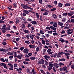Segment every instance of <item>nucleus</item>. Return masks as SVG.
<instances>
[{
  "mask_svg": "<svg viewBox=\"0 0 74 74\" xmlns=\"http://www.w3.org/2000/svg\"><path fill=\"white\" fill-rule=\"evenodd\" d=\"M67 67L66 66H64L63 68H60L59 69L60 71H65L64 72L65 73H68V71H67Z\"/></svg>",
  "mask_w": 74,
  "mask_h": 74,
  "instance_id": "obj_1",
  "label": "nucleus"
},
{
  "mask_svg": "<svg viewBox=\"0 0 74 74\" xmlns=\"http://www.w3.org/2000/svg\"><path fill=\"white\" fill-rule=\"evenodd\" d=\"M45 61L43 59H41H41H39L38 62V64H44Z\"/></svg>",
  "mask_w": 74,
  "mask_h": 74,
  "instance_id": "obj_2",
  "label": "nucleus"
},
{
  "mask_svg": "<svg viewBox=\"0 0 74 74\" xmlns=\"http://www.w3.org/2000/svg\"><path fill=\"white\" fill-rule=\"evenodd\" d=\"M21 5L24 9H27L29 7V6L27 5L24 4L23 3L21 4Z\"/></svg>",
  "mask_w": 74,
  "mask_h": 74,
  "instance_id": "obj_3",
  "label": "nucleus"
},
{
  "mask_svg": "<svg viewBox=\"0 0 74 74\" xmlns=\"http://www.w3.org/2000/svg\"><path fill=\"white\" fill-rule=\"evenodd\" d=\"M23 55L22 54H19L18 55V56H17V57L18 59H22V58L23 57Z\"/></svg>",
  "mask_w": 74,
  "mask_h": 74,
  "instance_id": "obj_4",
  "label": "nucleus"
},
{
  "mask_svg": "<svg viewBox=\"0 0 74 74\" xmlns=\"http://www.w3.org/2000/svg\"><path fill=\"white\" fill-rule=\"evenodd\" d=\"M29 51V49H25L23 50L24 53H28Z\"/></svg>",
  "mask_w": 74,
  "mask_h": 74,
  "instance_id": "obj_5",
  "label": "nucleus"
},
{
  "mask_svg": "<svg viewBox=\"0 0 74 74\" xmlns=\"http://www.w3.org/2000/svg\"><path fill=\"white\" fill-rule=\"evenodd\" d=\"M59 41H61L62 42V43H63V42H65L64 39H62V38H60V39L59 40Z\"/></svg>",
  "mask_w": 74,
  "mask_h": 74,
  "instance_id": "obj_6",
  "label": "nucleus"
},
{
  "mask_svg": "<svg viewBox=\"0 0 74 74\" xmlns=\"http://www.w3.org/2000/svg\"><path fill=\"white\" fill-rule=\"evenodd\" d=\"M27 73H29V74H32V72H30V69H27Z\"/></svg>",
  "mask_w": 74,
  "mask_h": 74,
  "instance_id": "obj_7",
  "label": "nucleus"
},
{
  "mask_svg": "<svg viewBox=\"0 0 74 74\" xmlns=\"http://www.w3.org/2000/svg\"><path fill=\"white\" fill-rule=\"evenodd\" d=\"M58 5L59 7H60V8H61V7L63 6V4L61 3H59L58 4Z\"/></svg>",
  "mask_w": 74,
  "mask_h": 74,
  "instance_id": "obj_8",
  "label": "nucleus"
},
{
  "mask_svg": "<svg viewBox=\"0 0 74 74\" xmlns=\"http://www.w3.org/2000/svg\"><path fill=\"white\" fill-rule=\"evenodd\" d=\"M58 24L60 26H63L64 24L63 23L58 22Z\"/></svg>",
  "mask_w": 74,
  "mask_h": 74,
  "instance_id": "obj_9",
  "label": "nucleus"
},
{
  "mask_svg": "<svg viewBox=\"0 0 74 74\" xmlns=\"http://www.w3.org/2000/svg\"><path fill=\"white\" fill-rule=\"evenodd\" d=\"M57 25H58V23H57L55 22L54 23L53 26H54V27H57Z\"/></svg>",
  "mask_w": 74,
  "mask_h": 74,
  "instance_id": "obj_10",
  "label": "nucleus"
},
{
  "mask_svg": "<svg viewBox=\"0 0 74 74\" xmlns=\"http://www.w3.org/2000/svg\"><path fill=\"white\" fill-rule=\"evenodd\" d=\"M31 23L33 25H36L37 24V22L36 21H31Z\"/></svg>",
  "mask_w": 74,
  "mask_h": 74,
  "instance_id": "obj_11",
  "label": "nucleus"
},
{
  "mask_svg": "<svg viewBox=\"0 0 74 74\" xmlns=\"http://www.w3.org/2000/svg\"><path fill=\"white\" fill-rule=\"evenodd\" d=\"M23 12H24L26 14H27H27H29V11H28L26 10H23Z\"/></svg>",
  "mask_w": 74,
  "mask_h": 74,
  "instance_id": "obj_12",
  "label": "nucleus"
},
{
  "mask_svg": "<svg viewBox=\"0 0 74 74\" xmlns=\"http://www.w3.org/2000/svg\"><path fill=\"white\" fill-rule=\"evenodd\" d=\"M71 13H68L67 14V15L68 16H71L73 15V14H74V12H73L72 13L71 12Z\"/></svg>",
  "mask_w": 74,
  "mask_h": 74,
  "instance_id": "obj_13",
  "label": "nucleus"
},
{
  "mask_svg": "<svg viewBox=\"0 0 74 74\" xmlns=\"http://www.w3.org/2000/svg\"><path fill=\"white\" fill-rule=\"evenodd\" d=\"M8 65L9 66H10V68H12V69H14V66L12 65V64H11V63H8Z\"/></svg>",
  "mask_w": 74,
  "mask_h": 74,
  "instance_id": "obj_14",
  "label": "nucleus"
},
{
  "mask_svg": "<svg viewBox=\"0 0 74 74\" xmlns=\"http://www.w3.org/2000/svg\"><path fill=\"white\" fill-rule=\"evenodd\" d=\"M46 51H47V49H43V54H45Z\"/></svg>",
  "mask_w": 74,
  "mask_h": 74,
  "instance_id": "obj_15",
  "label": "nucleus"
},
{
  "mask_svg": "<svg viewBox=\"0 0 74 74\" xmlns=\"http://www.w3.org/2000/svg\"><path fill=\"white\" fill-rule=\"evenodd\" d=\"M52 16L53 17V18H54V19H56L57 18V16H56V15L55 14H53Z\"/></svg>",
  "mask_w": 74,
  "mask_h": 74,
  "instance_id": "obj_16",
  "label": "nucleus"
},
{
  "mask_svg": "<svg viewBox=\"0 0 74 74\" xmlns=\"http://www.w3.org/2000/svg\"><path fill=\"white\" fill-rule=\"evenodd\" d=\"M70 3H67L65 4V6H66V7H67V6H70Z\"/></svg>",
  "mask_w": 74,
  "mask_h": 74,
  "instance_id": "obj_17",
  "label": "nucleus"
},
{
  "mask_svg": "<svg viewBox=\"0 0 74 74\" xmlns=\"http://www.w3.org/2000/svg\"><path fill=\"white\" fill-rule=\"evenodd\" d=\"M30 59L33 60H35L36 59V58L34 57H31L30 58Z\"/></svg>",
  "mask_w": 74,
  "mask_h": 74,
  "instance_id": "obj_18",
  "label": "nucleus"
},
{
  "mask_svg": "<svg viewBox=\"0 0 74 74\" xmlns=\"http://www.w3.org/2000/svg\"><path fill=\"white\" fill-rule=\"evenodd\" d=\"M47 69H48L49 71H51V70H52V67H51V66H49V67H47Z\"/></svg>",
  "mask_w": 74,
  "mask_h": 74,
  "instance_id": "obj_19",
  "label": "nucleus"
},
{
  "mask_svg": "<svg viewBox=\"0 0 74 74\" xmlns=\"http://www.w3.org/2000/svg\"><path fill=\"white\" fill-rule=\"evenodd\" d=\"M44 58H47V59H50V57L49 56L47 55H45L44 56Z\"/></svg>",
  "mask_w": 74,
  "mask_h": 74,
  "instance_id": "obj_20",
  "label": "nucleus"
},
{
  "mask_svg": "<svg viewBox=\"0 0 74 74\" xmlns=\"http://www.w3.org/2000/svg\"><path fill=\"white\" fill-rule=\"evenodd\" d=\"M24 33H27V34L29 33V31H28V30L24 29Z\"/></svg>",
  "mask_w": 74,
  "mask_h": 74,
  "instance_id": "obj_21",
  "label": "nucleus"
},
{
  "mask_svg": "<svg viewBox=\"0 0 74 74\" xmlns=\"http://www.w3.org/2000/svg\"><path fill=\"white\" fill-rule=\"evenodd\" d=\"M36 16L37 17L38 19L40 18V17H39V14H38V13H36Z\"/></svg>",
  "mask_w": 74,
  "mask_h": 74,
  "instance_id": "obj_22",
  "label": "nucleus"
},
{
  "mask_svg": "<svg viewBox=\"0 0 74 74\" xmlns=\"http://www.w3.org/2000/svg\"><path fill=\"white\" fill-rule=\"evenodd\" d=\"M6 65V64L3 63H1V64H0V65L1 66H4Z\"/></svg>",
  "mask_w": 74,
  "mask_h": 74,
  "instance_id": "obj_23",
  "label": "nucleus"
},
{
  "mask_svg": "<svg viewBox=\"0 0 74 74\" xmlns=\"http://www.w3.org/2000/svg\"><path fill=\"white\" fill-rule=\"evenodd\" d=\"M29 47L30 48H34V45H29Z\"/></svg>",
  "mask_w": 74,
  "mask_h": 74,
  "instance_id": "obj_24",
  "label": "nucleus"
},
{
  "mask_svg": "<svg viewBox=\"0 0 74 74\" xmlns=\"http://www.w3.org/2000/svg\"><path fill=\"white\" fill-rule=\"evenodd\" d=\"M56 8H54L50 10V11H56Z\"/></svg>",
  "mask_w": 74,
  "mask_h": 74,
  "instance_id": "obj_25",
  "label": "nucleus"
},
{
  "mask_svg": "<svg viewBox=\"0 0 74 74\" xmlns=\"http://www.w3.org/2000/svg\"><path fill=\"white\" fill-rule=\"evenodd\" d=\"M58 53V55H62V54H64V52L63 53V51H62L60 52H59Z\"/></svg>",
  "mask_w": 74,
  "mask_h": 74,
  "instance_id": "obj_26",
  "label": "nucleus"
},
{
  "mask_svg": "<svg viewBox=\"0 0 74 74\" xmlns=\"http://www.w3.org/2000/svg\"><path fill=\"white\" fill-rule=\"evenodd\" d=\"M48 15V13L47 12H46L43 14V15Z\"/></svg>",
  "mask_w": 74,
  "mask_h": 74,
  "instance_id": "obj_27",
  "label": "nucleus"
},
{
  "mask_svg": "<svg viewBox=\"0 0 74 74\" xmlns=\"http://www.w3.org/2000/svg\"><path fill=\"white\" fill-rule=\"evenodd\" d=\"M23 63H24V64H29V63L26 61H23Z\"/></svg>",
  "mask_w": 74,
  "mask_h": 74,
  "instance_id": "obj_28",
  "label": "nucleus"
},
{
  "mask_svg": "<svg viewBox=\"0 0 74 74\" xmlns=\"http://www.w3.org/2000/svg\"><path fill=\"white\" fill-rule=\"evenodd\" d=\"M36 51L37 52H38L40 51V48L39 47H38L36 49Z\"/></svg>",
  "mask_w": 74,
  "mask_h": 74,
  "instance_id": "obj_29",
  "label": "nucleus"
},
{
  "mask_svg": "<svg viewBox=\"0 0 74 74\" xmlns=\"http://www.w3.org/2000/svg\"><path fill=\"white\" fill-rule=\"evenodd\" d=\"M40 71L41 73H42L43 74H46L45 72L43 70H40Z\"/></svg>",
  "mask_w": 74,
  "mask_h": 74,
  "instance_id": "obj_30",
  "label": "nucleus"
},
{
  "mask_svg": "<svg viewBox=\"0 0 74 74\" xmlns=\"http://www.w3.org/2000/svg\"><path fill=\"white\" fill-rule=\"evenodd\" d=\"M5 36L6 37H10V36H11V35L10 34H7Z\"/></svg>",
  "mask_w": 74,
  "mask_h": 74,
  "instance_id": "obj_31",
  "label": "nucleus"
},
{
  "mask_svg": "<svg viewBox=\"0 0 74 74\" xmlns=\"http://www.w3.org/2000/svg\"><path fill=\"white\" fill-rule=\"evenodd\" d=\"M22 25L23 27H22V29H23V28H25V24H23V23L22 24Z\"/></svg>",
  "mask_w": 74,
  "mask_h": 74,
  "instance_id": "obj_32",
  "label": "nucleus"
},
{
  "mask_svg": "<svg viewBox=\"0 0 74 74\" xmlns=\"http://www.w3.org/2000/svg\"><path fill=\"white\" fill-rule=\"evenodd\" d=\"M40 33L41 34H44V33L43 32V31L42 30H40Z\"/></svg>",
  "mask_w": 74,
  "mask_h": 74,
  "instance_id": "obj_33",
  "label": "nucleus"
},
{
  "mask_svg": "<svg viewBox=\"0 0 74 74\" xmlns=\"http://www.w3.org/2000/svg\"><path fill=\"white\" fill-rule=\"evenodd\" d=\"M9 58L10 59V60H12V58H13V56H9Z\"/></svg>",
  "mask_w": 74,
  "mask_h": 74,
  "instance_id": "obj_34",
  "label": "nucleus"
},
{
  "mask_svg": "<svg viewBox=\"0 0 74 74\" xmlns=\"http://www.w3.org/2000/svg\"><path fill=\"white\" fill-rule=\"evenodd\" d=\"M51 49H49L47 51V53H49V52H51Z\"/></svg>",
  "mask_w": 74,
  "mask_h": 74,
  "instance_id": "obj_35",
  "label": "nucleus"
},
{
  "mask_svg": "<svg viewBox=\"0 0 74 74\" xmlns=\"http://www.w3.org/2000/svg\"><path fill=\"white\" fill-rule=\"evenodd\" d=\"M0 60H1V61H2V62H5L4 60V59L3 58H1Z\"/></svg>",
  "mask_w": 74,
  "mask_h": 74,
  "instance_id": "obj_36",
  "label": "nucleus"
},
{
  "mask_svg": "<svg viewBox=\"0 0 74 74\" xmlns=\"http://www.w3.org/2000/svg\"><path fill=\"white\" fill-rule=\"evenodd\" d=\"M66 21V18H63L62 19V21L63 22H64Z\"/></svg>",
  "mask_w": 74,
  "mask_h": 74,
  "instance_id": "obj_37",
  "label": "nucleus"
},
{
  "mask_svg": "<svg viewBox=\"0 0 74 74\" xmlns=\"http://www.w3.org/2000/svg\"><path fill=\"white\" fill-rule=\"evenodd\" d=\"M53 36H58V34L57 32H54L53 33Z\"/></svg>",
  "mask_w": 74,
  "mask_h": 74,
  "instance_id": "obj_38",
  "label": "nucleus"
},
{
  "mask_svg": "<svg viewBox=\"0 0 74 74\" xmlns=\"http://www.w3.org/2000/svg\"><path fill=\"white\" fill-rule=\"evenodd\" d=\"M22 70V69L21 68L18 69L16 70V71H21V70Z\"/></svg>",
  "mask_w": 74,
  "mask_h": 74,
  "instance_id": "obj_39",
  "label": "nucleus"
},
{
  "mask_svg": "<svg viewBox=\"0 0 74 74\" xmlns=\"http://www.w3.org/2000/svg\"><path fill=\"white\" fill-rule=\"evenodd\" d=\"M14 57H17V56H16V52H15L14 53Z\"/></svg>",
  "mask_w": 74,
  "mask_h": 74,
  "instance_id": "obj_40",
  "label": "nucleus"
},
{
  "mask_svg": "<svg viewBox=\"0 0 74 74\" xmlns=\"http://www.w3.org/2000/svg\"><path fill=\"white\" fill-rule=\"evenodd\" d=\"M47 33H48V34H49L50 33V34H52V31H49L47 32Z\"/></svg>",
  "mask_w": 74,
  "mask_h": 74,
  "instance_id": "obj_41",
  "label": "nucleus"
},
{
  "mask_svg": "<svg viewBox=\"0 0 74 74\" xmlns=\"http://www.w3.org/2000/svg\"><path fill=\"white\" fill-rule=\"evenodd\" d=\"M2 44L4 45H6V44H7V43L5 42H3Z\"/></svg>",
  "mask_w": 74,
  "mask_h": 74,
  "instance_id": "obj_42",
  "label": "nucleus"
},
{
  "mask_svg": "<svg viewBox=\"0 0 74 74\" xmlns=\"http://www.w3.org/2000/svg\"><path fill=\"white\" fill-rule=\"evenodd\" d=\"M58 64L59 66H62V65H64V64H63V63H59Z\"/></svg>",
  "mask_w": 74,
  "mask_h": 74,
  "instance_id": "obj_43",
  "label": "nucleus"
},
{
  "mask_svg": "<svg viewBox=\"0 0 74 74\" xmlns=\"http://www.w3.org/2000/svg\"><path fill=\"white\" fill-rule=\"evenodd\" d=\"M49 66H50V67H53L54 66V65L53 64H49Z\"/></svg>",
  "mask_w": 74,
  "mask_h": 74,
  "instance_id": "obj_44",
  "label": "nucleus"
},
{
  "mask_svg": "<svg viewBox=\"0 0 74 74\" xmlns=\"http://www.w3.org/2000/svg\"><path fill=\"white\" fill-rule=\"evenodd\" d=\"M54 3L55 5H57L58 4V3H57V1H55L53 2Z\"/></svg>",
  "mask_w": 74,
  "mask_h": 74,
  "instance_id": "obj_45",
  "label": "nucleus"
},
{
  "mask_svg": "<svg viewBox=\"0 0 74 74\" xmlns=\"http://www.w3.org/2000/svg\"><path fill=\"white\" fill-rule=\"evenodd\" d=\"M25 42L26 44H30V42L28 41H25Z\"/></svg>",
  "mask_w": 74,
  "mask_h": 74,
  "instance_id": "obj_46",
  "label": "nucleus"
},
{
  "mask_svg": "<svg viewBox=\"0 0 74 74\" xmlns=\"http://www.w3.org/2000/svg\"><path fill=\"white\" fill-rule=\"evenodd\" d=\"M27 21H28L29 22H32V19L31 18H28L27 20Z\"/></svg>",
  "mask_w": 74,
  "mask_h": 74,
  "instance_id": "obj_47",
  "label": "nucleus"
},
{
  "mask_svg": "<svg viewBox=\"0 0 74 74\" xmlns=\"http://www.w3.org/2000/svg\"><path fill=\"white\" fill-rule=\"evenodd\" d=\"M13 5L14 8H16V7H17V6H16V4L15 3H14L13 4Z\"/></svg>",
  "mask_w": 74,
  "mask_h": 74,
  "instance_id": "obj_48",
  "label": "nucleus"
},
{
  "mask_svg": "<svg viewBox=\"0 0 74 74\" xmlns=\"http://www.w3.org/2000/svg\"><path fill=\"white\" fill-rule=\"evenodd\" d=\"M63 16H67V14L66 13H65L63 14H62Z\"/></svg>",
  "mask_w": 74,
  "mask_h": 74,
  "instance_id": "obj_49",
  "label": "nucleus"
},
{
  "mask_svg": "<svg viewBox=\"0 0 74 74\" xmlns=\"http://www.w3.org/2000/svg\"><path fill=\"white\" fill-rule=\"evenodd\" d=\"M46 29H47V30H51V28L49 27L48 26H47L46 27Z\"/></svg>",
  "mask_w": 74,
  "mask_h": 74,
  "instance_id": "obj_50",
  "label": "nucleus"
},
{
  "mask_svg": "<svg viewBox=\"0 0 74 74\" xmlns=\"http://www.w3.org/2000/svg\"><path fill=\"white\" fill-rule=\"evenodd\" d=\"M67 33L69 35V34H72V32H67Z\"/></svg>",
  "mask_w": 74,
  "mask_h": 74,
  "instance_id": "obj_51",
  "label": "nucleus"
},
{
  "mask_svg": "<svg viewBox=\"0 0 74 74\" xmlns=\"http://www.w3.org/2000/svg\"><path fill=\"white\" fill-rule=\"evenodd\" d=\"M42 44H45V42L44 40H42Z\"/></svg>",
  "mask_w": 74,
  "mask_h": 74,
  "instance_id": "obj_52",
  "label": "nucleus"
},
{
  "mask_svg": "<svg viewBox=\"0 0 74 74\" xmlns=\"http://www.w3.org/2000/svg\"><path fill=\"white\" fill-rule=\"evenodd\" d=\"M5 23V22L3 21L0 20V23Z\"/></svg>",
  "mask_w": 74,
  "mask_h": 74,
  "instance_id": "obj_53",
  "label": "nucleus"
},
{
  "mask_svg": "<svg viewBox=\"0 0 74 74\" xmlns=\"http://www.w3.org/2000/svg\"><path fill=\"white\" fill-rule=\"evenodd\" d=\"M26 37H27V38H28V39H29V37H30V35H27L26 36Z\"/></svg>",
  "mask_w": 74,
  "mask_h": 74,
  "instance_id": "obj_54",
  "label": "nucleus"
},
{
  "mask_svg": "<svg viewBox=\"0 0 74 74\" xmlns=\"http://www.w3.org/2000/svg\"><path fill=\"white\" fill-rule=\"evenodd\" d=\"M29 12H32V13L33 14H35V12H33L32 10H29Z\"/></svg>",
  "mask_w": 74,
  "mask_h": 74,
  "instance_id": "obj_55",
  "label": "nucleus"
},
{
  "mask_svg": "<svg viewBox=\"0 0 74 74\" xmlns=\"http://www.w3.org/2000/svg\"><path fill=\"white\" fill-rule=\"evenodd\" d=\"M64 54L67 55H70V53H64Z\"/></svg>",
  "mask_w": 74,
  "mask_h": 74,
  "instance_id": "obj_56",
  "label": "nucleus"
},
{
  "mask_svg": "<svg viewBox=\"0 0 74 74\" xmlns=\"http://www.w3.org/2000/svg\"><path fill=\"white\" fill-rule=\"evenodd\" d=\"M30 38L32 40H33V38H34L33 37L32 35L30 36Z\"/></svg>",
  "mask_w": 74,
  "mask_h": 74,
  "instance_id": "obj_57",
  "label": "nucleus"
},
{
  "mask_svg": "<svg viewBox=\"0 0 74 74\" xmlns=\"http://www.w3.org/2000/svg\"><path fill=\"white\" fill-rule=\"evenodd\" d=\"M25 61H27V62H29V61H30V60H29V59L28 58H26L25 59Z\"/></svg>",
  "mask_w": 74,
  "mask_h": 74,
  "instance_id": "obj_58",
  "label": "nucleus"
},
{
  "mask_svg": "<svg viewBox=\"0 0 74 74\" xmlns=\"http://www.w3.org/2000/svg\"><path fill=\"white\" fill-rule=\"evenodd\" d=\"M53 70L54 71V72H56V68L54 67H53Z\"/></svg>",
  "mask_w": 74,
  "mask_h": 74,
  "instance_id": "obj_59",
  "label": "nucleus"
},
{
  "mask_svg": "<svg viewBox=\"0 0 74 74\" xmlns=\"http://www.w3.org/2000/svg\"><path fill=\"white\" fill-rule=\"evenodd\" d=\"M39 3L40 4H42V0H39Z\"/></svg>",
  "mask_w": 74,
  "mask_h": 74,
  "instance_id": "obj_60",
  "label": "nucleus"
},
{
  "mask_svg": "<svg viewBox=\"0 0 74 74\" xmlns=\"http://www.w3.org/2000/svg\"><path fill=\"white\" fill-rule=\"evenodd\" d=\"M14 67H18V65H17V64H15L14 65Z\"/></svg>",
  "mask_w": 74,
  "mask_h": 74,
  "instance_id": "obj_61",
  "label": "nucleus"
},
{
  "mask_svg": "<svg viewBox=\"0 0 74 74\" xmlns=\"http://www.w3.org/2000/svg\"><path fill=\"white\" fill-rule=\"evenodd\" d=\"M38 42L39 44V45H41V46H42V44H41V42H40V41H38Z\"/></svg>",
  "mask_w": 74,
  "mask_h": 74,
  "instance_id": "obj_62",
  "label": "nucleus"
},
{
  "mask_svg": "<svg viewBox=\"0 0 74 74\" xmlns=\"http://www.w3.org/2000/svg\"><path fill=\"white\" fill-rule=\"evenodd\" d=\"M24 49V47H22L20 49V50L21 51H23Z\"/></svg>",
  "mask_w": 74,
  "mask_h": 74,
  "instance_id": "obj_63",
  "label": "nucleus"
},
{
  "mask_svg": "<svg viewBox=\"0 0 74 74\" xmlns=\"http://www.w3.org/2000/svg\"><path fill=\"white\" fill-rule=\"evenodd\" d=\"M71 22L72 23H74V19H72L71 20Z\"/></svg>",
  "mask_w": 74,
  "mask_h": 74,
  "instance_id": "obj_64",
  "label": "nucleus"
}]
</instances>
